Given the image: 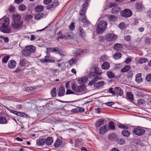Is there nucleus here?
I'll return each mask as SVG.
<instances>
[{"label": "nucleus", "instance_id": "39", "mask_svg": "<svg viewBox=\"0 0 151 151\" xmlns=\"http://www.w3.org/2000/svg\"><path fill=\"white\" fill-rule=\"evenodd\" d=\"M118 127L122 129H128V127L125 125L120 123L117 125Z\"/></svg>", "mask_w": 151, "mask_h": 151}, {"label": "nucleus", "instance_id": "46", "mask_svg": "<svg viewBox=\"0 0 151 151\" xmlns=\"http://www.w3.org/2000/svg\"><path fill=\"white\" fill-rule=\"evenodd\" d=\"M9 58V56H4L3 57V59H2L3 63H6L7 62Z\"/></svg>", "mask_w": 151, "mask_h": 151}, {"label": "nucleus", "instance_id": "21", "mask_svg": "<svg viewBox=\"0 0 151 151\" xmlns=\"http://www.w3.org/2000/svg\"><path fill=\"white\" fill-rule=\"evenodd\" d=\"M120 8L118 6H116L112 9V12L113 14H117L120 11Z\"/></svg>", "mask_w": 151, "mask_h": 151}, {"label": "nucleus", "instance_id": "29", "mask_svg": "<svg viewBox=\"0 0 151 151\" xmlns=\"http://www.w3.org/2000/svg\"><path fill=\"white\" fill-rule=\"evenodd\" d=\"M142 6L139 3H137L136 4V8L138 11H140L142 9Z\"/></svg>", "mask_w": 151, "mask_h": 151}, {"label": "nucleus", "instance_id": "57", "mask_svg": "<svg viewBox=\"0 0 151 151\" xmlns=\"http://www.w3.org/2000/svg\"><path fill=\"white\" fill-rule=\"evenodd\" d=\"M52 0H44L43 3L45 4H47L51 2Z\"/></svg>", "mask_w": 151, "mask_h": 151}, {"label": "nucleus", "instance_id": "26", "mask_svg": "<svg viewBox=\"0 0 151 151\" xmlns=\"http://www.w3.org/2000/svg\"><path fill=\"white\" fill-rule=\"evenodd\" d=\"M45 143V139L42 138L39 139L37 141V144L39 145H43Z\"/></svg>", "mask_w": 151, "mask_h": 151}, {"label": "nucleus", "instance_id": "42", "mask_svg": "<svg viewBox=\"0 0 151 151\" xmlns=\"http://www.w3.org/2000/svg\"><path fill=\"white\" fill-rule=\"evenodd\" d=\"M56 88H55L51 91V94L52 96L55 97L56 96Z\"/></svg>", "mask_w": 151, "mask_h": 151}, {"label": "nucleus", "instance_id": "14", "mask_svg": "<svg viewBox=\"0 0 151 151\" xmlns=\"http://www.w3.org/2000/svg\"><path fill=\"white\" fill-rule=\"evenodd\" d=\"M105 84L104 82L101 81L94 84V86L96 89H99Z\"/></svg>", "mask_w": 151, "mask_h": 151}, {"label": "nucleus", "instance_id": "50", "mask_svg": "<svg viewBox=\"0 0 151 151\" xmlns=\"http://www.w3.org/2000/svg\"><path fill=\"white\" fill-rule=\"evenodd\" d=\"M59 1L58 0H55L52 3L54 8L56 7L58 4Z\"/></svg>", "mask_w": 151, "mask_h": 151}, {"label": "nucleus", "instance_id": "51", "mask_svg": "<svg viewBox=\"0 0 151 151\" xmlns=\"http://www.w3.org/2000/svg\"><path fill=\"white\" fill-rule=\"evenodd\" d=\"M70 94H76L73 91L71 90H70L69 89L67 90L66 92V94L68 95Z\"/></svg>", "mask_w": 151, "mask_h": 151}, {"label": "nucleus", "instance_id": "38", "mask_svg": "<svg viewBox=\"0 0 151 151\" xmlns=\"http://www.w3.org/2000/svg\"><path fill=\"white\" fill-rule=\"evenodd\" d=\"M49 57L48 56H45L44 58H42L40 60V61L42 63H48Z\"/></svg>", "mask_w": 151, "mask_h": 151}, {"label": "nucleus", "instance_id": "37", "mask_svg": "<svg viewBox=\"0 0 151 151\" xmlns=\"http://www.w3.org/2000/svg\"><path fill=\"white\" fill-rule=\"evenodd\" d=\"M127 98L130 101H132L134 100L133 96L132 94L130 92H127Z\"/></svg>", "mask_w": 151, "mask_h": 151}, {"label": "nucleus", "instance_id": "27", "mask_svg": "<svg viewBox=\"0 0 151 151\" xmlns=\"http://www.w3.org/2000/svg\"><path fill=\"white\" fill-rule=\"evenodd\" d=\"M44 7L41 5L37 6L35 8V11L37 12H40L43 10Z\"/></svg>", "mask_w": 151, "mask_h": 151}, {"label": "nucleus", "instance_id": "24", "mask_svg": "<svg viewBox=\"0 0 151 151\" xmlns=\"http://www.w3.org/2000/svg\"><path fill=\"white\" fill-rule=\"evenodd\" d=\"M28 62L25 59H22L20 60V65L22 67L26 66V64H27Z\"/></svg>", "mask_w": 151, "mask_h": 151}, {"label": "nucleus", "instance_id": "15", "mask_svg": "<svg viewBox=\"0 0 151 151\" xmlns=\"http://www.w3.org/2000/svg\"><path fill=\"white\" fill-rule=\"evenodd\" d=\"M65 93V89L63 86H61L59 90V92L58 93V96L61 97L63 96Z\"/></svg>", "mask_w": 151, "mask_h": 151}, {"label": "nucleus", "instance_id": "43", "mask_svg": "<svg viewBox=\"0 0 151 151\" xmlns=\"http://www.w3.org/2000/svg\"><path fill=\"white\" fill-rule=\"evenodd\" d=\"M148 61L147 59L145 58H141L139 60V63L142 64L144 63L147 62Z\"/></svg>", "mask_w": 151, "mask_h": 151}, {"label": "nucleus", "instance_id": "53", "mask_svg": "<svg viewBox=\"0 0 151 151\" xmlns=\"http://www.w3.org/2000/svg\"><path fill=\"white\" fill-rule=\"evenodd\" d=\"M146 79L147 81H151V74H149L147 75L146 77Z\"/></svg>", "mask_w": 151, "mask_h": 151}, {"label": "nucleus", "instance_id": "7", "mask_svg": "<svg viewBox=\"0 0 151 151\" xmlns=\"http://www.w3.org/2000/svg\"><path fill=\"white\" fill-rule=\"evenodd\" d=\"M86 12V9L85 8H83L82 10L80 12V14L81 17L78 20L79 22H81L84 23H88V21L87 20L85 15Z\"/></svg>", "mask_w": 151, "mask_h": 151}, {"label": "nucleus", "instance_id": "19", "mask_svg": "<svg viewBox=\"0 0 151 151\" xmlns=\"http://www.w3.org/2000/svg\"><path fill=\"white\" fill-rule=\"evenodd\" d=\"M46 144L48 145H51L53 142V138L51 137H48L45 141Z\"/></svg>", "mask_w": 151, "mask_h": 151}, {"label": "nucleus", "instance_id": "59", "mask_svg": "<svg viewBox=\"0 0 151 151\" xmlns=\"http://www.w3.org/2000/svg\"><path fill=\"white\" fill-rule=\"evenodd\" d=\"M58 54L62 57L65 56L66 55V54L64 52H63L61 50H60Z\"/></svg>", "mask_w": 151, "mask_h": 151}, {"label": "nucleus", "instance_id": "25", "mask_svg": "<svg viewBox=\"0 0 151 151\" xmlns=\"http://www.w3.org/2000/svg\"><path fill=\"white\" fill-rule=\"evenodd\" d=\"M106 75L108 78H113L115 76L114 74L110 70L108 71L107 72Z\"/></svg>", "mask_w": 151, "mask_h": 151}, {"label": "nucleus", "instance_id": "41", "mask_svg": "<svg viewBox=\"0 0 151 151\" xmlns=\"http://www.w3.org/2000/svg\"><path fill=\"white\" fill-rule=\"evenodd\" d=\"M6 119L5 117H0V124H4L6 122Z\"/></svg>", "mask_w": 151, "mask_h": 151}, {"label": "nucleus", "instance_id": "9", "mask_svg": "<svg viewBox=\"0 0 151 151\" xmlns=\"http://www.w3.org/2000/svg\"><path fill=\"white\" fill-rule=\"evenodd\" d=\"M121 16L123 17H128L132 16V13L129 9H126L121 12Z\"/></svg>", "mask_w": 151, "mask_h": 151}, {"label": "nucleus", "instance_id": "6", "mask_svg": "<svg viewBox=\"0 0 151 151\" xmlns=\"http://www.w3.org/2000/svg\"><path fill=\"white\" fill-rule=\"evenodd\" d=\"M108 91L109 93L121 96L123 94V91L119 87H115L114 89L112 88H110Z\"/></svg>", "mask_w": 151, "mask_h": 151}, {"label": "nucleus", "instance_id": "18", "mask_svg": "<svg viewBox=\"0 0 151 151\" xmlns=\"http://www.w3.org/2000/svg\"><path fill=\"white\" fill-rule=\"evenodd\" d=\"M13 21L19 22L21 18V16L19 14H14L12 15Z\"/></svg>", "mask_w": 151, "mask_h": 151}, {"label": "nucleus", "instance_id": "36", "mask_svg": "<svg viewBox=\"0 0 151 151\" xmlns=\"http://www.w3.org/2000/svg\"><path fill=\"white\" fill-rule=\"evenodd\" d=\"M10 112L11 113L14 114L18 116H19L21 117L22 116V113L21 112L17 111H15L12 110H11L10 111Z\"/></svg>", "mask_w": 151, "mask_h": 151}, {"label": "nucleus", "instance_id": "22", "mask_svg": "<svg viewBox=\"0 0 151 151\" xmlns=\"http://www.w3.org/2000/svg\"><path fill=\"white\" fill-rule=\"evenodd\" d=\"M122 45L120 44L116 43L114 45V49L117 51H119L122 47Z\"/></svg>", "mask_w": 151, "mask_h": 151}, {"label": "nucleus", "instance_id": "49", "mask_svg": "<svg viewBox=\"0 0 151 151\" xmlns=\"http://www.w3.org/2000/svg\"><path fill=\"white\" fill-rule=\"evenodd\" d=\"M125 142V141L123 138H120L118 141V143L121 145L124 144Z\"/></svg>", "mask_w": 151, "mask_h": 151}, {"label": "nucleus", "instance_id": "11", "mask_svg": "<svg viewBox=\"0 0 151 151\" xmlns=\"http://www.w3.org/2000/svg\"><path fill=\"white\" fill-rule=\"evenodd\" d=\"M89 76L91 78H93V79L88 83L89 85H92L93 84H95V83L97 81L99 78L96 76H95L93 72H90L89 73Z\"/></svg>", "mask_w": 151, "mask_h": 151}, {"label": "nucleus", "instance_id": "61", "mask_svg": "<svg viewBox=\"0 0 151 151\" xmlns=\"http://www.w3.org/2000/svg\"><path fill=\"white\" fill-rule=\"evenodd\" d=\"M147 14L149 17L151 18V9H150L147 11Z\"/></svg>", "mask_w": 151, "mask_h": 151}, {"label": "nucleus", "instance_id": "62", "mask_svg": "<svg viewBox=\"0 0 151 151\" xmlns=\"http://www.w3.org/2000/svg\"><path fill=\"white\" fill-rule=\"evenodd\" d=\"M124 22H121L120 23L119 25V27L121 29H123L124 28Z\"/></svg>", "mask_w": 151, "mask_h": 151}, {"label": "nucleus", "instance_id": "54", "mask_svg": "<svg viewBox=\"0 0 151 151\" xmlns=\"http://www.w3.org/2000/svg\"><path fill=\"white\" fill-rule=\"evenodd\" d=\"M76 59L74 58H73L71 60L69 61V64L70 65H72L73 64L75 63Z\"/></svg>", "mask_w": 151, "mask_h": 151}, {"label": "nucleus", "instance_id": "17", "mask_svg": "<svg viewBox=\"0 0 151 151\" xmlns=\"http://www.w3.org/2000/svg\"><path fill=\"white\" fill-rule=\"evenodd\" d=\"M16 65V62L14 60L9 61L8 63V66L9 68H14L15 67Z\"/></svg>", "mask_w": 151, "mask_h": 151}, {"label": "nucleus", "instance_id": "60", "mask_svg": "<svg viewBox=\"0 0 151 151\" xmlns=\"http://www.w3.org/2000/svg\"><path fill=\"white\" fill-rule=\"evenodd\" d=\"M75 51L76 52L75 53L76 54H79L80 53L82 52L83 51V50L81 49H77Z\"/></svg>", "mask_w": 151, "mask_h": 151}, {"label": "nucleus", "instance_id": "56", "mask_svg": "<svg viewBox=\"0 0 151 151\" xmlns=\"http://www.w3.org/2000/svg\"><path fill=\"white\" fill-rule=\"evenodd\" d=\"M124 39L127 42H129L131 41V37L130 36L128 35L124 37Z\"/></svg>", "mask_w": 151, "mask_h": 151}, {"label": "nucleus", "instance_id": "13", "mask_svg": "<svg viewBox=\"0 0 151 151\" xmlns=\"http://www.w3.org/2000/svg\"><path fill=\"white\" fill-rule=\"evenodd\" d=\"M107 131V126L104 125L101 127L100 128L99 130V132L100 134H104Z\"/></svg>", "mask_w": 151, "mask_h": 151}, {"label": "nucleus", "instance_id": "20", "mask_svg": "<svg viewBox=\"0 0 151 151\" xmlns=\"http://www.w3.org/2000/svg\"><path fill=\"white\" fill-rule=\"evenodd\" d=\"M110 66L109 63L107 62H104L101 65V68L104 70H107L108 69Z\"/></svg>", "mask_w": 151, "mask_h": 151}, {"label": "nucleus", "instance_id": "58", "mask_svg": "<svg viewBox=\"0 0 151 151\" xmlns=\"http://www.w3.org/2000/svg\"><path fill=\"white\" fill-rule=\"evenodd\" d=\"M69 28L71 30H73L74 29L75 26L73 22H72L71 23V24L69 26Z\"/></svg>", "mask_w": 151, "mask_h": 151}, {"label": "nucleus", "instance_id": "16", "mask_svg": "<svg viewBox=\"0 0 151 151\" xmlns=\"http://www.w3.org/2000/svg\"><path fill=\"white\" fill-rule=\"evenodd\" d=\"M87 78L86 77H82L78 79V83L80 84L84 83L87 81Z\"/></svg>", "mask_w": 151, "mask_h": 151}, {"label": "nucleus", "instance_id": "1", "mask_svg": "<svg viewBox=\"0 0 151 151\" xmlns=\"http://www.w3.org/2000/svg\"><path fill=\"white\" fill-rule=\"evenodd\" d=\"M9 22L10 19L8 17L3 18L0 19V24H2L0 27V30L1 32L6 34L12 32V29L9 27Z\"/></svg>", "mask_w": 151, "mask_h": 151}, {"label": "nucleus", "instance_id": "40", "mask_svg": "<svg viewBox=\"0 0 151 151\" xmlns=\"http://www.w3.org/2000/svg\"><path fill=\"white\" fill-rule=\"evenodd\" d=\"M56 62L58 63V66L59 68H60L62 66L65 65L64 62H63L61 60H57L56 61Z\"/></svg>", "mask_w": 151, "mask_h": 151}, {"label": "nucleus", "instance_id": "8", "mask_svg": "<svg viewBox=\"0 0 151 151\" xmlns=\"http://www.w3.org/2000/svg\"><path fill=\"white\" fill-rule=\"evenodd\" d=\"M117 36L114 33H107L105 35L106 40L109 42L115 41L117 38Z\"/></svg>", "mask_w": 151, "mask_h": 151}, {"label": "nucleus", "instance_id": "64", "mask_svg": "<svg viewBox=\"0 0 151 151\" xmlns=\"http://www.w3.org/2000/svg\"><path fill=\"white\" fill-rule=\"evenodd\" d=\"M133 74V72L132 71H130L127 74V76L128 77H132Z\"/></svg>", "mask_w": 151, "mask_h": 151}, {"label": "nucleus", "instance_id": "48", "mask_svg": "<svg viewBox=\"0 0 151 151\" xmlns=\"http://www.w3.org/2000/svg\"><path fill=\"white\" fill-rule=\"evenodd\" d=\"M0 38L3 39L6 43H8L9 42V39L8 37H4L0 36Z\"/></svg>", "mask_w": 151, "mask_h": 151}, {"label": "nucleus", "instance_id": "52", "mask_svg": "<svg viewBox=\"0 0 151 151\" xmlns=\"http://www.w3.org/2000/svg\"><path fill=\"white\" fill-rule=\"evenodd\" d=\"M60 50H59L58 48H53L51 51L52 52H55L57 54H58Z\"/></svg>", "mask_w": 151, "mask_h": 151}, {"label": "nucleus", "instance_id": "30", "mask_svg": "<svg viewBox=\"0 0 151 151\" xmlns=\"http://www.w3.org/2000/svg\"><path fill=\"white\" fill-rule=\"evenodd\" d=\"M62 141L61 140L57 139L54 143V145L56 147L59 146L62 144Z\"/></svg>", "mask_w": 151, "mask_h": 151}, {"label": "nucleus", "instance_id": "63", "mask_svg": "<svg viewBox=\"0 0 151 151\" xmlns=\"http://www.w3.org/2000/svg\"><path fill=\"white\" fill-rule=\"evenodd\" d=\"M114 104V103L113 102H108L105 103V105L109 106H111Z\"/></svg>", "mask_w": 151, "mask_h": 151}, {"label": "nucleus", "instance_id": "10", "mask_svg": "<svg viewBox=\"0 0 151 151\" xmlns=\"http://www.w3.org/2000/svg\"><path fill=\"white\" fill-rule=\"evenodd\" d=\"M22 23L21 22L13 21L11 23L12 27L14 29H18L22 25Z\"/></svg>", "mask_w": 151, "mask_h": 151}, {"label": "nucleus", "instance_id": "55", "mask_svg": "<svg viewBox=\"0 0 151 151\" xmlns=\"http://www.w3.org/2000/svg\"><path fill=\"white\" fill-rule=\"evenodd\" d=\"M107 58V56L106 55H102L100 58V60L101 61H105Z\"/></svg>", "mask_w": 151, "mask_h": 151}, {"label": "nucleus", "instance_id": "34", "mask_svg": "<svg viewBox=\"0 0 151 151\" xmlns=\"http://www.w3.org/2000/svg\"><path fill=\"white\" fill-rule=\"evenodd\" d=\"M79 30L81 36L82 37H85V32L82 27H80L79 28Z\"/></svg>", "mask_w": 151, "mask_h": 151}, {"label": "nucleus", "instance_id": "33", "mask_svg": "<svg viewBox=\"0 0 151 151\" xmlns=\"http://www.w3.org/2000/svg\"><path fill=\"white\" fill-rule=\"evenodd\" d=\"M18 9L19 11H23L27 9V7L24 4H22L18 6Z\"/></svg>", "mask_w": 151, "mask_h": 151}, {"label": "nucleus", "instance_id": "5", "mask_svg": "<svg viewBox=\"0 0 151 151\" xmlns=\"http://www.w3.org/2000/svg\"><path fill=\"white\" fill-rule=\"evenodd\" d=\"M132 132L136 135L140 136L144 134L145 132V130L140 127H135L132 129Z\"/></svg>", "mask_w": 151, "mask_h": 151}, {"label": "nucleus", "instance_id": "23", "mask_svg": "<svg viewBox=\"0 0 151 151\" xmlns=\"http://www.w3.org/2000/svg\"><path fill=\"white\" fill-rule=\"evenodd\" d=\"M94 73L96 75H99L102 73V71L101 69L96 67L94 69Z\"/></svg>", "mask_w": 151, "mask_h": 151}, {"label": "nucleus", "instance_id": "2", "mask_svg": "<svg viewBox=\"0 0 151 151\" xmlns=\"http://www.w3.org/2000/svg\"><path fill=\"white\" fill-rule=\"evenodd\" d=\"M71 87L72 90L77 93L76 94H83L85 93V91L86 86L84 84L76 86L75 83H73Z\"/></svg>", "mask_w": 151, "mask_h": 151}, {"label": "nucleus", "instance_id": "35", "mask_svg": "<svg viewBox=\"0 0 151 151\" xmlns=\"http://www.w3.org/2000/svg\"><path fill=\"white\" fill-rule=\"evenodd\" d=\"M130 68V67L129 66H126L121 69V72L123 73L126 72L129 70Z\"/></svg>", "mask_w": 151, "mask_h": 151}, {"label": "nucleus", "instance_id": "4", "mask_svg": "<svg viewBox=\"0 0 151 151\" xmlns=\"http://www.w3.org/2000/svg\"><path fill=\"white\" fill-rule=\"evenodd\" d=\"M107 25V22L104 21L100 22L98 24L96 32L98 34L102 33L106 29Z\"/></svg>", "mask_w": 151, "mask_h": 151}, {"label": "nucleus", "instance_id": "3", "mask_svg": "<svg viewBox=\"0 0 151 151\" xmlns=\"http://www.w3.org/2000/svg\"><path fill=\"white\" fill-rule=\"evenodd\" d=\"M36 50V47L33 45L26 47L25 48L22 50V55L24 56H29L31 55V52H34Z\"/></svg>", "mask_w": 151, "mask_h": 151}, {"label": "nucleus", "instance_id": "45", "mask_svg": "<svg viewBox=\"0 0 151 151\" xmlns=\"http://www.w3.org/2000/svg\"><path fill=\"white\" fill-rule=\"evenodd\" d=\"M109 127L110 129H114L115 126L113 122L112 121L110 122L109 123Z\"/></svg>", "mask_w": 151, "mask_h": 151}, {"label": "nucleus", "instance_id": "28", "mask_svg": "<svg viewBox=\"0 0 151 151\" xmlns=\"http://www.w3.org/2000/svg\"><path fill=\"white\" fill-rule=\"evenodd\" d=\"M108 137L110 140L113 141L115 139L116 135L115 134L111 133L108 135Z\"/></svg>", "mask_w": 151, "mask_h": 151}, {"label": "nucleus", "instance_id": "31", "mask_svg": "<svg viewBox=\"0 0 151 151\" xmlns=\"http://www.w3.org/2000/svg\"><path fill=\"white\" fill-rule=\"evenodd\" d=\"M122 134L124 136L128 137L130 134V132L127 130H124L122 131Z\"/></svg>", "mask_w": 151, "mask_h": 151}, {"label": "nucleus", "instance_id": "44", "mask_svg": "<svg viewBox=\"0 0 151 151\" xmlns=\"http://www.w3.org/2000/svg\"><path fill=\"white\" fill-rule=\"evenodd\" d=\"M109 19L110 21H114L117 20L116 17L113 15H111L109 17Z\"/></svg>", "mask_w": 151, "mask_h": 151}, {"label": "nucleus", "instance_id": "32", "mask_svg": "<svg viewBox=\"0 0 151 151\" xmlns=\"http://www.w3.org/2000/svg\"><path fill=\"white\" fill-rule=\"evenodd\" d=\"M122 56V54L120 53L115 54L113 55V58L115 60H117L120 58Z\"/></svg>", "mask_w": 151, "mask_h": 151}, {"label": "nucleus", "instance_id": "47", "mask_svg": "<svg viewBox=\"0 0 151 151\" xmlns=\"http://www.w3.org/2000/svg\"><path fill=\"white\" fill-rule=\"evenodd\" d=\"M137 102L139 105H141L145 104V101L143 99H141L138 100L137 101Z\"/></svg>", "mask_w": 151, "mask_h": 151}, {"label": "nucleus", "instance_id": "12", "mask_svg": "<svg viewBox=\"0 0 151 151\" xmlns=\"http://www.w3.org/2000/svg\"><path fill=\"white\" fill-rule=\"evenodd\" d=\"M104 119L103 118L98 119L96 122L95 125L96 127H99L103 125L104 123Z\"/></svg>", "mask_w": 151, "mask_h": 151}]
</instances>
